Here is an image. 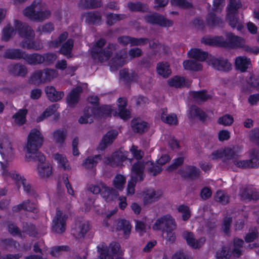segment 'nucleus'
Listing matches in <instances>:
<instances>
[{
    "instance_id": "nucleus-1",
    "label": "nucleus",
    "mask_w": 259,
    "mask_h": 259,
    "mask_svg": "<svg viewBox=\"0 0 259 259\" xmlns=\"http://www.w3.org/2000/svg\"><path fill=\"white\" fill-rule=\"evenodd\" d=\"M89 102L94 105V107L87 108L83 116L78 120L80 123L84 124L93 122V117L100 115L107 116H118L121 118L125 120L130 118V112L126 108V101L124 98H120L118 100V111L114 110L110 106L105 105L100 108L97 107V104L98 99L97 96H92L88 99Z\"/></svg>"
},
{
    "instance_id": "nucleus-2",
    "label": "nucleus",
    "mask_w": 259,
    "mask_h": 259,
    "mask_svg": "<svg viewBox=\"0 0 259 259\" xmlns=\"http://www.w3.org/2000/svg\"><path fill=\"white\" fill-rule=\"evenodd\" d=\"M202 42L209 45L218 46L224 47L244 48V50L254 54L259 53V48L257 47H248L245 45L244 40L238 36L234 35L231 33L226 34V40H224L222 36L214 37H205L202 39Z\"/></svg>"
},
{
    "instance_id": "nucleus-3",
    "label": "nucleus",
    "mask_w": 259,
    "mask_h": 259,
    "mask_svg": "<svg viewBox=\"0 0 259 259\" xmlns=\"http://www.w3.org/2000/svg\"><path fill=\"white\" fill-rule=\"evenodd\" d=\"M44 141V137L39 130L33 128L31 130L28 135L27 144L25 147L26 151V160L30 162L35 160V156L38 153V149L42 146Z\"/></svg>"
},
{
    "instance_id": "nucleus-4",
    "label": "nucleus",
    "mask_w": 259,
    "mask_h": 259,
    "mask_svg": "<svg viewBox=\"0 0 259 259\" xmlns=\"http://www.w3.org/2000/svg\"><path fill=\"white\" fill-rule=\"evenodd\" d=\"M0 153L3 158V161H0L2 175L4 179L8 181L10 171L7 168L14 158L15 150L7 137H0Z\"/></svg>"
},
{
    "instance_id": "nucleus-5",
    "label": "nucleus",
    "mask_w": 259,
    "mask_h": 259,
    "mask_svg": "<svg viewBox=\"0 0 259 259\" xmlns=\"http://www.w3.org/2000/svg\"><path fill=\"white\" fill-rule=\"evenodd\" d=\"M23 14L31 20L41 22L47 18L49 13L44 4L34 1L24 10Z\"/></svg>"
},
{
    "instance_id": "nucleus-6",
    "label": "nucleus",
    "mask_w": 259,
    "mask_h": 259,
    "mask_svg": "<svg viewBox=\"0 0 259 259\" xmlns=\"http://www.w3.org/2000/svg\"><path fill=\"white\" fill-rule=\"evenodd\" d=\"M89 190L94 194L100 193L103 198L107 202L113 201L118 195L116 190L107 186L103 183L91 185Z\"/></svg>"
},
{
    "instance_id": "nucleus-7",
    "label": "nucleus",
    "mask_w": 259,
    "mask_h": 259,
    "mask_svg": "<svg viewBox=\"0 0 259 259\" xmlns=\"http://www.w3.org/2000/svg\"><path fill=\"white\" fill-rule=\"evenodd\" d=\"M98 251L100 254V259H113L122 253V250L118 243L112 242L108 247L104 243L98 245Z\"/></svg>"
},
{
    "instance_id": "nucleus-8",
    "label": "nucleus",
    "mask_w": 259,
    "mask_h": 259,
    "mask_svg": "<svg viewBox=\"0 0 259 259\" xmlns=\"http://www.w3.org/2000/svg\"><path fill=\"white\" fill-rule=\"evenodd\" d=\"M144 165L141 162H138L132 167L131 170V179L128 182L127 193L133 194L135 192V186L137 181L143 180L144 177Z\"/></svg>"
},
{
    "instance_id": "nucleus-9",
    "label": "nucleus",
    "mask_w": 259,
    "mask_h": 259,
    "mask_svg": "<svg viewBox=\"0 0 259 259\" xmlns=\"http://www.w3.org/2000/svg\"><path fill=\"white\" fill-rule=\"evenodd\" d=\"M141 53L142 52L140 49L138 48L132 49L130 51L129 56H128L126 51H121L120 54H117L116 57L112 60L110 66L111 71H113L114 68H116L117 66L123 65L127 62L129 60L140 56Z\"/></svg>"
},
{
    "instance_id": "nucleus-10",
    "label": "nucleus",
    "mask_w": 259,
    "mask_h": 259,
    "mask_svg": "<svg viewBox=\"0 0 259 259\" xmlns=\"http://www.w3.org/2000/svg\"><path fill=\"white\" fill-rule=\"evenodd\" d=\"M104 44V40L100 39L94 46L92 50L93 57L95 59H98L101 62L107 61L109 59L114 48V46L111 45L106 50H102L101 48Z\"/></svg>"
},
{
    "instance_id": "nucleus-11",
    "label": "nucleus",
    "mask_w": 259,
    "mask_h": 259,
    "mask_svg": "<svg viewBox=\"0 0 259 259\" xmlns=\"http://www.w3.org/2000/svg\"><path fill=\"white\" fill-rule=\"evenodd\" d=\"M248 155L249 160H234L233 162L238 167L240 168H253L259 166V150L255 148L249 150Z\"/></svg>"
},
{
    "instance_id": "nucleus-12",
    "label": "nucleus",
    "mask_w": 259,
    "mask_h": 259,
    "mask_svg": "<svg viewBox=\"0 0 259 259\" xmlns=\"http://www.w3.org/2000/svg\"><path fill=\"white\" fill-rule=\"evenodd\" d=\"M128 152L120 149L113 154L111 157H106L103 159V162L111 166H119L123 165L125 160H128L131 163L132 159L128 158Z\"/></svg>"
},
{
    "instance_id": "nucleus-13",
    "label": "nucleus",
    "mask_w": 259,
    "mask_h": 259,
    "mask_svg": "<svg viewBox=\"0 0 259 259\" xmlns=\"http://www.w3.org/2000/svg\"><path fill=\"white\" fill-rule=\"evenodd\" d=\"M153 229L155 230H162L163 232L169 229H176L175 220L169 214L163 215L156 221Z\"/></svg>"
},
{
    "instance_id": "nucleus-14",
    "label": "nucleus",
    "mask_w": 259,
    "mask_h": 259,
    "mask_svg": "<svg viewBox=\"0 0 259 259\" xmlns=\"http://www.w3.org/2000/svg\"><path fill=\"white\" fill-rule=\"evenodd\" d=\"M35 160L38 161L36 170L40 179L47 181L49 178V163L47 162L46 157L42 153H38Z\"/></svg>"
},
{
    "instance_id": "nucleus-15",
    "label": "nucleus",
    "mask_w": 259,
    "mask_h": 259,
    "mask_svg": "<svg viewBox=\"0 0 259 259\" xmlns=\"http://www.w3.org/2000/svg\"><path fill=\"white\" fill-rule=\"evenodd\" d=\"M241 6V3L239 2H237L236 0H230V4L228 7V18L229 20L230 25L238 30H241L243 25L240 22L235 19H232L231 15L234 14Z\"/></svg>"
},
{
    "instance_id": "nucleus-16",
    "label": "nucleus",
    "mask_w": 259,
    "mask_h": 259,
    "mask_svg": "<svg viewBox=\"0 0 259 259\" xmlns=\"http://www.w3.org/2000/svg\"><path fill=\"white\" fill-rule=\"evenodd\" d=\"M68 216L60 210H57L53 220V228L58 233L64 232L66 229V222Z\"/></svg>"
},
{
    "instance_id": "nucleus-17",
    "label": "nucleus",
    "mask_w": 259,
    "mask_h": 259,
    "mask_svg": "<svg viewBox=\"0 0 259 259\" xmlns=\"http://www.w3.org/2000/svg\"><path fill=\"white\" fill-rule=\"evenodd\" d=\"M91 229V226L87 222H76L71 230L72 234L77 239L83 238Z\"/></svg>"
},
{
    "instance_id": "nucleus-18",
    "label": "nucleus",
    "mask_w": 259,
    "mask_h": 259,
    "mask_svg": "<svg viewBox=\"0 0 259 259\" xmlns=\"http://www.w3.org/2000/svg\"><path fill=\"white\" fill-rule=\"evenodd\" d=\"M49 78V69L37 70L30 76L29 82L34 85H39L45 83Z\"/></svg>"
},
{
    "instance_id": "nucleus-19",
    "label": "nucleus",
    "mask_w": 259,
    "mask_h": 259,
    "mask_svg": "<svg viewBox=\"0 0 259 259\" xmlns=\"http://www.w3.org/2000/svg\"><path fill=\"white\" fill-rule=\"evenodd\" d=\"M162 195L160 190H155L153 189L145 190L142 193L143 201L144 204L152 203L158 201Z\"/></svg>"
},
{
    "instance_id": "nucleus-20",
    "label": "nucleus",
    "mask_w": 259,
    "mask_h": 259,
    "mask_svg": "<svg viewBox=\"0 0 259 259\" xmlns=\"http://www.w3.org/2000/svg\"><path fill=\"white\" fill-rule=\"evenodd\" d=\"M207 63L215 69L223 71L230 70L232 67L231 64L227 60L217 59L212 56L210 57V60L207 61Z\"/></svg>"
},
{
    "instance_id": "nucleus-21",
    "label": "nucleus",
    "mask_w": 259,
    "mask_h": 259,
    "mask_svg": "<svg viewBox=\"0 0 259 259\" xmlns=\"http://www.w3.org/2000/svg\"><path fill=\"white\" fill-rule=\"evenodd\" d=\"M14 25L21 37L23 38L34 37L35 34L34 31L27 24L22 23L18 20H15Z\"/></svg>"
},
{
    "instance_id": "nucleus-22",
    "label": "nucleus",
    "mask_w": 259,
    "mask_h": 259,
    "mask_svg": "<svg viewBox=\"0 0 259 259\" xmlns=\"http://www.w3.org/2000/svg\"><path fill=\"white\" fill-rule=\"evenodd\" d=\"M9 179L8 180L12 179L15 181L18 184H22L23 186L24 190L28 194H31L33 192V190L29 182L21 176L18 172L16 171H11L9 174Z\"/></svg>"
},
{
    "instance_id": "nucleus-23",
    "label": "nucleus",
    "mask_w": 259,
    "mask_h": 259,
    "mask_svg": "<svg viewBox=\"0 0 259 259\" xmlns=\"http://www.w3.org/2000/svg\"><path fill=\"white\" fill-rule=\"evenodd\" d=\"M170 159L169 156L167 155H162L158 160L157 161V165H154L151 162H148L146 163V165L148 166V168L150 172L153 175H156L160 173L161 170V167L159 165H162L165 164L166 162L169 161Z\"/></svg>"
},
{
    "instance_id": "nucleus-24",
    "label": "nucleus",
    "mask_w": 259,
    "mask_h": 259,
    "mask_svg": "<svg viewBox=\"0 0 259 259\" xmlns=\"http://www.w3.org/2000/svg\"><path fill=\"white\" fill-rule=\"evenodd\" d=\"M146 19L150 23L157 24L162 26L169 27L172 24L171 21L167 20L163 16L157 14H152L148 15L146 17Z\"/></svg>"
},
{
    "instance_id": "nucleus-25",
    "label": "nucleus",
    "mask_w": 259,
    "mask_h": 259,
    "mask_svg": "<svg viewBox=\"0 0 259 259\" xmlns=\"http://www.w3.org/2000/svg\"><path fill=\"white\" fill-rule=\"evenodd\" d=\"M235 66L236 69L241 72H245L251 66L249 58L245 56L237 57L235 60Z\"/></svg>"
},
{
    "instance_id": "nucleus-26",
    "label": "nucleus",
    "mask_w": 259,
    "mask_h": 259,
    "mask_svg": "<svg viewBox=\"0 0 259 259\" xmlns=\"http://www.w3.org/2000/svg\"><path fill=\"white\" fill-rule=\"evenodd\" d=\"M24 60L30 65H37L42 63L45 59V57L37 53L29 54L25 52Z\"/></svg>"
},
{
    "instance_id": "nucleus-27",
    "label": "nucleus",
    "mask_w": 259,
    "mask_h": 259,
    "mask_svg": "<svg viewBox=\"0 0 259 259\" xmlns=\"http://www.w3.org/2000/svg\"><path fill=\"white\" fill-rule=\"evenodd\" d=\"M8 70L11 74L15 76H25L28 73L27 67L19 63L10 65Z\"/></svg>"
},
{
    "instance_id": "nucleus-28",
    "label": "nucleus",
    "mask_w": 259,
    "mask_h": 259,
    "mask_svg": "<svg viewBox=\"0 0 259 259\" xmlns=\"http://www.w3.org/2000/svg\"><path fill=\"white\" fill-rule=\"evenodd\" d=\"M188 55L189 57L194 58L199 61H203L210 60V57L211 56L208 53L201 51L198 49H192L190 50L188 53Z\"/></svg>"
},
{
    "instance_id": "nucleus-29",
    "label": "nucleus",
    "mask_w": 259,
    "mask_h": 259,
    "mask_svg": "<svg viewBox=\"0 0 259 259\" xmlns=\"http://www.w3.org/2000/svg\"><path fill=\"white\" fill-rule=\"evenodd\" d=\"M183 236L186 240L187 244L193 248H197L201 247L205 241L204 238H201L199 240H196L194 238L192 233L187 232H184Z\"/></svg>"
},
{
    "instance_id": "nucleus-30",
    "label": "nucleus",
    "mask_w": 259,
    "mask_h": 259,
    "mask_svg": "<svg viewBox=\"0 0 259 259\" xmlns=\"http://www.w3.org/2000/svg\"><path fill=\"white\" fill-rule=\"evenodd\" d=\"M242 152L243 147L242 146H235L226 148L227 157L228 158V160H232V161L240 157Z\"/></svg>"
},
{
    "instance_id": "nucleus-31",
    "label": "nucleus",
    "mask_w": 259,
    "mask_h": 259,
    "mask_svg": "<svg viewBox=\"0 0 259 259\" xmlns=\"http://www.w3.org/2000/svg\"><path fill=\"white\" fill-rule=\"evenodd\" d=\"M25 52L18 49H11L7 50L4 54L6 58L13 60L23 59Z\"/></svg>"
},
{
    "instance_id": "nucleus-32",
    "label": "nucleus",
    "mask_w": 259,
    "mask_h": 259,
    "mask_svg": "<svg viewBox=\"0 0 259 259\" xmlns=\"http://www.w3.org/2000/svg\"><path fill=\"white\" fill-rule=\"evenodd\" d=\"M87 87L86 84H83L82 87L78 86L76 89L73 90L68 95L67 98V101L69 105H73L77 102L79 94L82 91V89Z\"/></svg>"
},
{
    "instance_id": "nucleus-33",
    "label": "nucleus",
    "mask_w": 259,
    "mask_h": 259,
    "mask_svg": "<svg viewBox=\"0 0 259 259\" xmlns=\"http://www.w3.org/2000/svg\"><path fill=\"white\" fill-rule=\"evenodd\" d=\"M21 209L32 211L34 213L37 212L36 205L33 202H31L29 200L24 201L22 203L13 207V210L14 211H18Z\"/></svg>"
},
{
    "instance_id": "nucleus-34",
    "label": "nucleus",
    "mask_w": 259,
    "mask_h": 259,
    "mask_svg": "<svg viewBox=\"0 0 259 259\" xmlns=\"http://www.w3.org/2000/svg\"><path fill=\"white\" fill-rule=\"evenodd\" d=\"M199 169L194 166H187L180 171V174L184 178H193L199 175Z\"/></svg>"
},
{
    "instance_id": "nucleus-35",
    "label": "nucleus",
    "mask_w": 259,
    "mask_h": 259,
    "mask_svg": "<svg viewBox=\"0 0 259 259\" xmlns=\"http://www.w3.org/2000/svg\"><path fill=\"white\" fill-rule=\"evenodd\" d=\"M241 197L243 199H258L259 194L255 191L253 186H248L245 188L240 193Z\"/></svg>"
},
{
    "instance_id": "nucleus-36",
    "label": "nucleus",
    "mask_w": 259,
    "mask_h": 259,
    "mask_svg": "<svg viewBox=\"0 0 259 259\" xmlns=\"http://www.w3.org/2000/svg\"><path fill=\"white\" fill-rule=\"evenodd\" d=\"M118 132L117 131L113 130L109 131L103 137L99 144V148L101 150L104 149L108 144L111 143L116 138Z\"/></svg>"
},
{
    "instance_id": "nucleus-37",
    "label": "nucleus",
    "mask_w": 259,
    "mask_h": 259,
    "mask_svg": "<svg viewBox=\"0 0 259 259\" xmlns=\"http://www.w3.org/2000/svg\"><path fill=\"white\" fill-rule=\"evenodd\" d=\"M147 40L143 38L137 39L130 36H123L118 38V42L123 45L131 46L140 45L145 44Z\"/></svg>"
},
{
    "instance_id": "nucleus-38",
    "label": "nucleus",
    "mask_w": 259,
    "mask_h": 259,
    "mask_svg": "<svg viewBox=\"0 0 259 259\" xmlns=\"http://www.w3.org/2000/svg\"><path fill=\"white\" fill-rule=\"evenodd\" d=\"M166 109H162L159 111L162 120L168 124L176 125L178 123V119L177 116L174 114L167 115Z\"/></svg>"
},
{
    "instance_id": "nucleus-39",
    "label": "nucleus",
    "mask_w": 259,
    "mask_h": 259,
    "mask_svg": "<svg viewBox=\"0 0 259 259\" xmlns=\"http://www.w3.org/2000/svg\"><path fill=\"white\" fill-rule=\"evenodd\" d=\"M34 37L30 38H24L23 40L21 42L20 47L24 49L28 50H39L41 48V46L39 44L33 40Z\"/></svg>"
},
{
    "instance_id": "nucleus-40",
    "label": "nucleus",
    "mask_w": 259,
    "mask_h": 259,
    "mask_svg": "<svg viewBox=\"0 0 259 259\" xmlns=\"http://www.w3.org/2000/svg\"><path fill=\"white\" fill-rule=\"evenodd\" d=\"M168 83L169 85L176 88H181L190 84V83L183 77L179 76H176L170 78L168 80Z\"/></svg>"
},
{
    "instance_id": "nucleus-41",
    "label": "nucleus",
    "mask_w": 259,
    "mask_h": 259,
    "mask_svg": "<svg viewBox=\"0 0 259 259\" xmlns=\"http://www.w3.org/2000/svg\"><path fill=\"white\" fill-rule=\"evenodd\" d=\"M27 111L26 109H20L13 116L14 124L20 126L26 122V115Z\"/></svg>"
},
{
    "instance_id": "nucleus-42",
    "label": "nucleus",
    "mask_w": 259,
    "mask_h": 259,
    "mask_svg": "<svg viewBox=\"0 0 259 259\" xmlns=\"http://www.w3.org/2000/svg\"><path fill=\"white\" fill-rule=\"evenodd\" d=\"M117 229L119 231H122L123 236L125 238H127L131 233V225L128 221L121 220L118 221Z\"/></svg>"
},
{
    "instance_id": "nucleus-43",
    "label": "nucleus",
    "mask_w": 259,
    "mask_h": 259,
    "mask_svg": "<svg viewBox=\"0 0 259 259\" xmlns=\"http://www.w3.org/2000/svg\"><path fill=\"white\" fill-rule=\"evenodd\" d=\"M187 115L190 119L198 117L200 119H204L205 116V113L196 106H192L188 110Z\"/></svg>"
},
{
    "instance_id": "nucleus-44",
    "label": "nucleus",
    "mask_w": 259,
    "mask_h": 259,
    "mask_svg": "<svg viewBox=\"0 0 259 259\" xmlns=\"http://www.w3.org/2000/svg\"><path fill=\"white\" fill-rule=\"evenodd\" d=\"M131 124L133 131L137 133L144 132L147 127V123L141 119L133 120Z\"/></svg>"
},
{
    "instance_id": "nucleus-45",
    "label": "nucleus",
    "mask_w": 259,
    "mask_h": 259,
    "mask_svg": "<svg viewBox=\"0 0 259 259\" xmlns=\"http://www.w3.org/2000/svg\"><path fill=\"white\" fill-rule=\"evenodd\" d=\"M157 71L159 75L164 77H167L171 73L169 65L166 62L158 64Z\"/></svg>"
},
{
    "instance_id": "nucleus-46",
    "label": "nucleus",
    "mask_w": 259,
    "mask_h": 259,
    "mask_svg": "<svg viewBox=\"0 0 259 259\" xmlns=\"http://www.w3.org/2000/svg\"><path fill=\"white\" fill-rule=\"evenodd\" d=\"M184 68L186 70L199 71L202 69L201 64L197 61L186 60L183 62Z\"/></svg>"
},
{
    "instance_id": "nucleus-47",
    "label": "nucleus",
    "mask_w": 259,
    "mask_h": 259,
    "mask_svg": "<svg viewBox=\"0 0 259 259\" xmlns=\"http://www.w3.org/2000/svg\"><path fill=\"white\" fill-rule=\"evenodd\" d=\"M190 96L197 102L204 101L210 97L204 91L191 92Z\"/></svg>"
},
{
    "instance_id": "nucleus-48",
    "label": "nucleus",
    "mask_w": 259,
    "mask_h": 259,
    "mask_svg": "<svg viewBox=\"0 0 259 259\" xmlns=\"http://www.w3.org/2000/svg\"><path fill=\"white\" fill-rule=\"evenodd\" d=\"M126 182V178L121 175H117L113 181L114 187L117 190H122Z\"/></svg>"
},
{
    "instance_id": "nucleus-49",
    "label": "nucleus",
    "mask_w": 259,
    "mask_h": 259,
    "mask_svg": "<svg viewBox=\"0 0 259 259\" xmlns=\"http://www.w3.org/2000/svg\"><path fill=\"white\" fill-rule=\"evenodd\" d=\"M73 46V41L71 39L67 40L61 48L60 51L61 53L67 57H70Z\"/></svg>"
},
{
    "instance_id": "nucleus-50",
    "label": "nucleus",
    "mask_w": 259,
    "mask_h": 259,
    "mask_svg": "<svg viewBox=\"0 0 259 259\" xmlns=\"http://www.w3.org/2000/svg\"><path fill=\"white\" fill-rule=\"evenodd\" d=\"M210 158L211 160H217L219 159H222L224 160H228V158L227 157L226 148L216 150L212 152L210 156Z\"/></svg>"
},
{
    "instance_id": "nucleus-51",
    "label": "nucleus",
    "mask_w": 259,
    "mask_h": 259,
    "mask_svg": "<svg viewBox=\"0 0 259 259\" xmlns=\"http://www.w3.org/2000/svg\"><path fill=\"white\" fill-rule=\"evenodd\" d=\"M102 160L100 155L96 156L94 157H89L83 163V166L85 168L90 169L95 166L96 164Z\"/></svg>"
},
{
    "instance_id": "nucleus-52",
    "label": "nucleus",
    "mask_w": 259,
    "mask_h": 259,
    "mask_svg": "<svg viewBox=\"0 0 259 259\" xmlns=\"http://www.w3.org/2000/svg\"><path fill=\"white\" fill-rule=\"evenodd\" d=\"M15 33L14 28L10 25L6 26L3 31L2 39L5 41H8Z\"/></svg>"
},
{
    "instance_id": "nucleus-53",
    "label": "nucleus",
    "mask_w": 259,
    "mask_h": 259,
    "mask_svg": "<svg viewBox=\"0 0 259 259\" xmlns=\"http://www.w3.org/2000/svg\"><path fill=\"white\" fill-rule=\"evenodd\" d=\"M101 2L95 0H81L80 6L82 8H94L99 7Z\"/></svg>"
},
{
    "instance_id": "nucleus-54",
    "label": "nucleus",
    "mask_w": 259,
    "mask_h": 259,
    "mask_svg": "<svg viewBox=\"0 0 259 259\" xmlns=\"http://www.w3.org/2000/svg\"><path fill=\"white\" fill-rule=\"evenodd\" d=\"M63 94L61 92H57L53 87H50V101L56 102L60 100Z\"/></svg>"
},
{
    "instance_id": "nucleus-55",
    "label": "nucleus",
    "mask_w": 259,
    "mask_h": 259,
    "mask_svg": "<svg viewBox=\"0 0 259 259\" xmlns=\"http://www.w3.org/2000/svg\"><path fill=\"white\" fill-rule=\"evenodd\" d=\"M54 159L64 169L66 170L70 169V167L68 161L63 155L57 154L54 155Z\"/></svg>"
},
{
    "instance_id": "nucleus-56",
    "label": "nucleus",
    "mask_w": 259,
    "mask_h": 259,
    "mask_svg": "<svg viewBox=\"0 0 259 259\" xmlns=\"http://www.w3.org/2000/svg\"><path fill=\"white\" fill-rule=\"evenodd\" d=\"M233 117L229 115L226 114L218 119V123L224 126H230L233 123Z\"/></svg>"
},
{
    "instance_id": "nucleus-57",
    "label": "nucleus",
    "mask_w": 259,
    "mask_h": 259,
    "mask_svg": "<svg viewBox=\"0 0 259 259\" xmlns=\"http://www.w3.org/2000/svg\"><path fill=\"white\" fill-rule=\"evenodd\" d=\"M250 88L259 90V76L250 74L247 80Z\"/></svg>"
},
{
    "instance_id": "nucleus-58",
    "label": "nucleus",
    "mask_w": 259,
    "mask_h": 259,
    "mask_svg": "<svg viewBox=\"0 0 259 259\" xmlns=\"http://www.w3.org/2000/svg\"><path fill=\"white\" fill-rule=\"evenodd\" d=\"M243 241L241 239H236L234 240V249L232 254L235 256H238L241 254V248L242 247Z\"/></svg>"
},
{
    "instance_id": "nucleus-59",
    "label": "nucleus",
    "mask_w": 259,
    "mask_h": 259,
    "mask_svg": "<svg viewBox=\"0 0 259 259\" xmlns=\"http://www.w3.org/2000/svg\"><path fill=\"white\" fill-rule=\"evenodd\" d=\"M214 199L217 201L220 202L223 204H226L229 201L228 195L222 191H218L217 192Z\"/></svg>"
},
{
    "instance_id": "nucleus-60",
    "label": "nucleus",
    "mask_w": 259,
    "mask_h": 259,
    "mask_svg": "<svg viewBox=\"0 0 259 259\" xmlns=\"http://www.w3.org/2000/svg\"><path fill=\"white\" fill-rule=\"evenodd\" d=\"M178 211L182 214V219L184 221L187 220L191 216L189 208L185 205H180L178 208Z\"/></svg>"
},
{
    "instance_id": "nucleus-61",
    "label": "nucleus",
    "mask_w": 259,
    "mask_h": 259,
    "mask_svg": "<svg viewBox=\"0 0 259 259\" xmlns=\"http://www.w3.org/2000/svg\"><path fill=\"white\" fill-rule=\"evenodd\" d=\"M175 229H167L163 232V235L165 239L170 242H174L176 239V235L174 231Z\"/></svg>"
},
{
    "instance_id": "nucleus-62",
    "label": "nucleus",
    "mask_w": 259,
    "mask_h": 259,
    "mask_svg": "<svg viewBox=\"0 0 259 259\" xmlns=\"http://www.w3.org/2000/svg\"><path fill=\"white\" fill-rule=\"evenodd\" d=\"M66 131L65 130H59L56 131L54 135V138L57 142L61 143L65 139Z\"/></svg>"
},
{
    "instance_id": "nucleus-63",
    "label": "nucleus",
    "mask_w": 259,
    "mask_h": 259,
    "mask_svg": "<svg viewBox=\"0 0 259 259\" xmlns=\"http://www.w3.org/2000/svg\"><path fill=\"white\" fill-rule=\"evenodd\" d=\"M230 253L227 247H224L220 251H218L216 254L217 259H228Z\"/></svg>"
},
{
    "instance_id": "nucleus-64",
    "label": "nucleus",
    "mask_w": 259,
    "mask_h": 259,
    "mask_svg": "<svg viewBox=\"0 0 259 259\" xmlns=\"http://www.w3.org/2000/svg\"><path fill=\"white\" fill-rule=\"evenodd\" d=\"M130 150L134 157L137 160L141 159L144 155L143 152L138 149L135 146H132Z\"/></svg>"
}]
</instances>
